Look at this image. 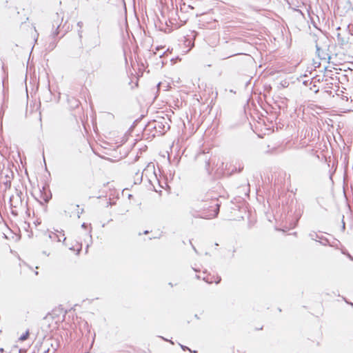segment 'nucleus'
Returning a JSON list of instances; mask_svg holds the SVG:
<instances>
[{
  "mask_svg": "<svg viewBox=\"0 0 353 353\" xmlns=\"http://www.w3.org/2000/svg\"><path fill=\"white\" fill-rule=\"evenodd\" d=\"M59 347V341L54 338L44 339L38 352L41 353H54Z\"/></svg>",
  "mask_w": 353,
  "mask_h": 353,
  "instance_id": "nucleus-1",
  "label": "nucleus"
},
{
  "mask_svg": "<svg viewBox=\"0 0 353 353\" xmlns=\"http://www.w3.org/2000/svg\"><path fill=\"white\" fill-rule=\"evenodd\" d=\"M152 124L153 128L161 134H163L170 129L169 124L165 121L164 119L161 121H154Z\"/></svg>",
  "mask_w": 353,
  "mask_h": 353,
  "instance_id": "nucleus-2",
  "label": "nucleus"
},
{
  "mask_svg": "<svg viewBox=\"0 0 353 353\" xmlns=\"http://www.w3.org/2000/svg\"><path fill=\"white\" fill-rule=\"evenodd\" d=\"M10 203L12 208H17L19 203H21V199L19 194L17 195H12L10 198Z\"/></svg>",
  "mask_w": 353,
  "mask_h": 353,
  "instance_id": "nucleus-3",
  "label": "nucleus"
},
{
  "mask_svg": "<svg viewBox=\"0 0 353 353\" xmlns=\"http://www.w3.org/2000/svg\"><path fill=\"white\" fill-rule=\"evenodd\" d=\"M204 208H214L213 210L214 214L212 215V217L217 216L219 212V205L217 203V201L215 199L211 200L210 205L208 207L203 206Z\"/></svg>",
  "mask_w": 353,
  "mask_h": 353,
  "instance_id": "nucleus-4",
  "label": "nucleus"
},
{
  "mask_svg": "<svg viewBox=\"0 0 353 353\" xmlns=\"http://www.w3.org/2000/svg\"><path fill=\"white\" fill-rule=\"evenodd\" d=\"M48 237H49V239H52V241L56 240L58 242H60L61 241H64L65 240L64 234H62V232H59V234L54 233V232H51L48 234Z\"/></svg>",
  "mask_w": 353,
  "mask_h": 353,
  "instance_id": "nucleus-5",
  "label": "nucleus"
},
{
  "mask_svg": "<svg viewBox=\"0 0 353 353\" xmlns=\"http://www.w3.org/2000/svg\"><path fill=\"white\" fill-rule=\"evenodd\" d=\"M316 54L319 57V58L321 60H326L327 59H330V57L328 55L327 53L324 52L322 49H321L318 45H316Z\"/></svg>",
  "mask_w": 353,
  "mask_h": 353,
  "instance_id": "nucleus-6",
  "label": "nucleus"
},
{
  "mask_svg": "<svg viewBox=\"0 0 353 353\" xmlns=\"http://www.w3.org/2000/svg\"><path fill=\"white\" fill-rule=\"evenodd\" d=\"M143 172L140 175L139 172L136 173L135 174V178H134V183L137 184V183H140L142 181V178H143Z\"/></svg>",
  "mask_w": 353,
  "mask_h": 353,
  "instance_id": "nucleus-7",
  "label": "nucleus"
},
{
  "mask_svg": "<svg viewBox=\"0 0 353 353\" xmlns=\"http://www.w3.org/2000/svg\"><path fill=\"white\" fill-rule=\"evenodd\" d=\"M28 336H29V331H26V333L23 334L20 336L19 340L23 341H26L28 339Z\"/></svg>",
  "mask_w": 353,
  "mask_h": 353,
  "instance_id": "nucleus-8",
  "label": "nucleus"
},
{
  "mask_svg": "<svg viewBox=\"0 0 353 353\" xmlns=\"http://www.w3.org/2000/svg\"><path fill=\"white\" fill-rule=\"evenodd\" d=\"M4 185L7 188H10L11 186V181L10 180H8L6 182H4Z\"/></svg>",
  "mask_w": 353,
  "mask_h": 353,
  "instance_id": "nucleus-9",
  "label": "nucleus"
},
{
  "mask_svg": "<svg viewBox=\"0 0 353 353\" xmlns=\"http://www.w3.org/2000/svg\"><path fill=\"white\" fill-rule=\"evenodd\" d=\"M83 209H81V211H79V210H77V216L78 218H80V216L81 214L83 213Z\"/></svg>",
  "mask_w": 353,
  "mask_h": 353,
  "instance_id": "nucleus-10",
  "label": "nucleus"
},
{
  "mask_svg": "<svg viewBox=\"0 0 353 353\" xmlns=\"http://www.w3.org/2000/svg\"><path fill=\"white\" fill-rule=\"evenodd\" d=\"M318 235L315 233V232H313V233H310V236L311 238V239L314 240V237L315 236H317Z\"/></svg>",
  "mask_w": 353,
  "mask_h": 353,
  "instance_id": "nucleus-11",
  "label": "nucleus"
},
{
  "mask_svg": "<svg viewBox=\"0 0 353 353\" xmlns=\"http://www.w3.org/2000/svg\"><path fill=\"white\" fill-rule=\"evenodd\" d=\"M347 256L350 260L353 261V257L350 254H347Z\"/></svg>",
  "mask_w": 353,
  "mask_h": 353,
  "instance_id": "nucleus-12",
  "label": "nucleus"
},
{
  "mask_svg": "<svg viewBox=\"0 0 353 353\" xmlns=\"http://www.w3.org/2000/svg\"><path fill=\"white\" fill-rule=\"evenodd\" d=\"M181 348H182L183 350L188 349V347H185V346H184V345H181Z\"/></svg>",
  "mask_w": 353,
  "mask_h": 353,
  "instance_id": "nucleus-13",
  "label": "nucleus"
},
{
  "mask_svg": "<svg viewBox=\"0 0 353 353\" xmlns=\"http://www.w3.org/2000/svg\"><path fill=\"white\" fill-rule=\"evenodd\" d=\"M58 34V32L57 31H55L54 33H53V36L55 37L56 35Z\"/></svg>",
  "mask_w": 353,
  "mask_h": 353,
  "instance_id": "nucleus-14",
  "label": "nucleus"
},
{
  "mask_svg": "<svg viewBox=\"0 0 353 353\" xmlns=\"http://www.w3.org/2000/svg\"><path fill=\"white\" fill-rule=\"evenodd\" d=\"M81 227L82 228H85L86 227V224L85 223H83L82 225H81Z\"/></svg>",
  "mask_w": 353,
  "mask_h": 353,
  "instance_id": "nucleus-15",
  "label": "nucleus"
},
{
  "mask_svg": "<svg viewBox=\"0 0 353 353\" xmlns=\"http://www.w3.org/2000/svg\"><path fill=\"white\" fill-rule=\"evenodd\" d=\"M81 24H82V22H78L77 25L79 26V27H81Z\"/></svg>",
  "mask_w": 353,
  "mask_h": 353,
  "instance_id": "nucleus-16",
  "label": "nucleus"
},
{
  "mask_svg": "<svg viewBox=\"0 0 353 353\" xmlns=\"http://www.w3.org/2000/svg\"><path fill=\"white\" fill-rule=\"evenodd\" d=\"M12 213L13 214H15V215H17V212H15L14 210H12Z\"/></svg>",
  "mask_w": 353,
  "mask_h": 353,
  "instance_id": "nucleus-17",
  "label": "nucleus"
},
{
  "mask_svg": "<svg viewBox=\"0 0 353 353\" xmlns=\"http://www.w3.org/2000/svg\"><path fill=\"white\" fill-rule=\"evenodd\" d=\"M161 338L163 340H164V341H168V339H165V338H164V337H163V336H161Z\"/></svg>",
  "mask_w": 353,
  "mask_h": 353,
  "instance_id": "nucleus-18",
  "label": "nucleus"
},
{
  "mask_svg": "<svg viewBox=\"0 0 353 353\" xmlns=\"http://www.w3.org/2000/svg\"><path fill=\"white\" fill-rule=\"evenodd\" d=\"M143 233H144L145 234H148V230H145V231H144V232H143Z\"/></svg>",
  "mask_w": 353,
  "mask_h": 353,
  "instance_id": "nucleus-19",
  "label": "nucleus"
},
{
  "mask_svg": "<svg viewBox=\"0 0 353 353\" xmlns=\"http://www.w3.org/2000/svg\"><path fill=\"white\" fill-rule=\"evenodd\" d=\"M343 228H345V223L343 222Z\"/></svg>",
  "mask_w": 353,
  "mask_h": 353,
  "instance_id": "nucleus-20",
  "label": "nucleus"
},
{
  "mask_svg": "<svg viewBox=\"0 0 353 353\" xmlns=\"http://www.w3.org/2000/svg\"><path fill=\"white\" fill-rule=\"evenodd\" d=\"M193 249L195 252H196V248L194 247H193Z\"/></svg>",
  "mask_w": 353,
  "mask_h": 353,
  "instance_id": "nucleus-21",
  "label": "nucleus"
},
{
  "mask_svg": "<svg viewBox=\"0 0 353 353\" xmlns=\"http://www.w3.org/2000/svg\"><path fill=\"white\" fill-rule=\"evenodd\" d=\"M3 350L2 348L0 349V352H3Z\"/></svg>",
  "mask_w": 353,
  "mask_h": 353,
  "instance_id": "nucleus-22",
  "label": "nucleus"
}]
</instances>
